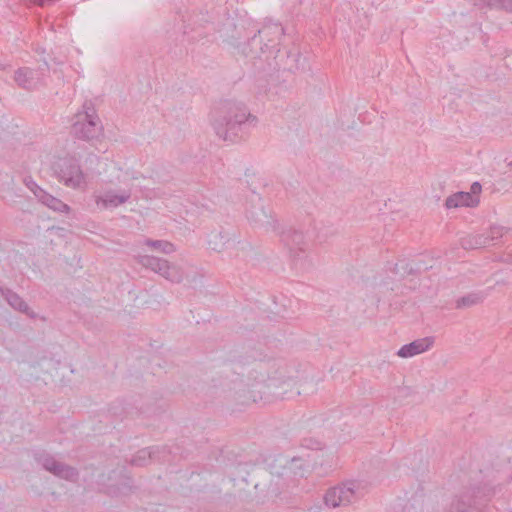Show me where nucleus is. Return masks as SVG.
I'll return each instance as SVG.
<instances>
[{"label":"nucleus","instance_id":"obj_1","mask_svg":"<svg viewBox=\"0 0 512 512\" xmlns=\"http://www.w3.org/2000/svg\"><path fill=\"white\" fill-rule=\"evenodd\" d=\"M481 186L479 183H473L470 192H458L446 200L447 208L473 207L479 203Z\"/></svg>","mask_w":512,"mask_h":512},{"label":"nucleus","instance_id":"obj_2","mask_svg":"<svg viewBox=\"0 0 512 512\" xmlns=\"http://www.w3.org/2000/svg\"><path fill=\"white\" fill-rule=\"evenodd\" d=\"M353 491L348 487H334L327 491L325 495V504L330 507H338L349 503L352 499Z\"/></svg>","mask_w":512,"mask_h":512},{"label":"nucleus","instance_id":"obj_3","mask_svg":"<svg viewBox=\"0 0 512 512\" xmlns=\"http://www.w3.org/2000/svg\"><path fill=\"white\" fill-rule=\"evenodd\" d=\"M432 346V340L429 338L419 339L410 344L404 345L398 351V355L402 358L413 357L429 350Z\"/></svg>","mask_w":512,"mask_h":512},{"label":"nucleus","instance_id":"obj_4","mask_svg":"<svg viewBox=\"0 0 512 512\" xmlns=\"http://www.w3.org/2000/svg\"><path fill=\"white\" fill-rule=\"evenodd\" d=\"M153 246L156 248V249H161L162 251L164 252H170L172 251V245H170L169 243H160V242H157V243H153Z\"/></svg>","mask_w":512,"mask_h":512}]
</instances>
